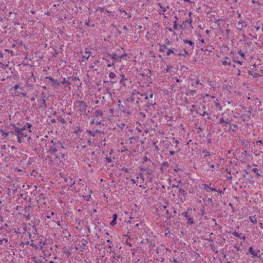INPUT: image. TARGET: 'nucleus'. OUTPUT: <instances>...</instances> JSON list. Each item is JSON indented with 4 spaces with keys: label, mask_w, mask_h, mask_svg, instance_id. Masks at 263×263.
I'll use <instances>...</instances> for the list:
<instances>
[{
    "label": "nucleus",
    "mask_w": 263,
    "mask_h": 263,
    "mask_svg": "<svg viewBox=\"0 0 263 263\" xmlns=\"http://www.w3.org/2000/svg\"><path fill=\"white\" fill-rule=\"evenodd\" d=\"M53 144L48 151L47 159L55 163L56 160H60L64 158L66 153L65 149L62 143L59 141H51Z\"/></svg>",
    "instance_id": "obj_1"
},
{
    "label": "nucleus",
    "mask_w": 263,
    "mask_h": 263,
    "mask_svg": "<svg viewBox=\"0 0 263 263\" xmlns=\"http://www.w3.org/2000/svg\"><path fill=\"white\" fill-rule=\"evenodd\" d=\"M32 125L30 123H26L23 127L19 128L15 127V135L17 136V142L20 143L29 142L31 139L30 133L32 132Z\"/></svg>",
    "instance_id": "obj_2"
},
{
    "label": "nucleus",
    "mask_w": 263,
    "mask_h": 263,
    "mask_svg": "<svg viewBox=\"0 0 263 263\" xmlns=\"http://www.w3.org/2000/svg\"><path fill=\"white\" fill-rule=\"evenodd\" d=\"M10 92L12 96L14 97H20L21 96L25 97L26 94L23 87H21L18 84H16L13 86L10 89Z\"/></svg>",
    "instance_id": "obj_3"
},
{
    "label": "nucleus",
    "mask_w": 263,
    "mask_h": 263,
    "mask_svg": "<svg viewBox=\"0 0 263 263\" xmlns=\"http://www.w3.org/2000/svg\"><path fill=\"white\" fill-rule=\"evenodd\" d=\"M172 54H174L175 55L184 57H185L189 55V53L185 49H184L182 51H179L177 49H176L175 48H172L167 49V51L166 53V55L170 56Z\"/></svg>",
    "instance_id": "obj_4"
},
{
    "label": "nucleus",
    "mask_w": 263,
    "mask_h": 263,
    "mask_svg": "<svg viewBox=\"0 0 263 263\" xmlns=\"http://www.w3.org/2000/svg\"><path fill=\"white\" fill-rule=\"evenodd\" d=\"M120 50H123L124 51V48L123 47H120L117 49L115 52L110 54V58L114 60H117L118 61L120 62V55L118 54V52L119 54H120Z\"/></svg>",
    "instance_id": "obj_5"
},
{
    "label": "nucleus",
    "mask_w": 263,
    "mask_h": 263,
    "mask_svg": "<svg viewBox=\"0 0 263 263\" xmlns=\"http://www.w3.org/2000/svg\"><path fill=\"white\" fill-rule=\"evenodd\" d=\"M131 181L133 182V183H136L137 184L140 183L141 184L143 181V176H142L141 173H138L137 175V177L136 179H132Z\"/></svg>",
    "instance_id": "obj_6"
},
{
    "label": "nucleus",
    "mask_w": 263,
    "mask_h": 263,
    "mask_svg": "<svg viewBox=\"0 0 263 263\" xmlns=\"http://www.w3.org/2000/svg\"><path fill=\"white\" fill-rule=\"evenodd\" d=\"M182 215L187 219L186 223L188 224H192L194 223L193 219L190 217L187 212H183Z\"/></svg>",
    "instance_id": "obj_7"
},
{
    "label": "nucleus",
    "mask_w": 263,
    "mask_h": 263,
    "mask_svg": "<svg viewBox=\"0 0 263 263\" xmlns=\"http://www.w3.org/2000/svg\"><path fill=\"white\" fill-rule=\"evenodd\" d=\"M221 62L222 65L224 66H229L230 67L232 64L231 63V60L229 57H225L222 61Z\"/></svg>",
    "instance_id": "obj_8"
},
{
    "label": "nucleus",
    "mask_w": 263,
    "mask_h": 263,
    "mask_svg": "<svg viewBox=\"0 0 263 263\" xmlns=\"http://www.w3.org/2000/svg\"><path fill=\"white\" fill-rule=\"evenodd\" d=\"M47 79H49L51 83V85L54 87H58L60 85V82L57 80L54 79L51 77H47Z\"/></svg>",
    "instance_id": "obj_9"
},
{
    "label": "nucleus",
    "mask_w": 263,
    "mask_h": 263,
    "mask_svg": "<svg viewBox=\"0 0 263 263\" xmlns=\"http://www.w3.org/2000/svg\"><path fill=\"white\" fill-rule=\"evenodd\" d=\"M8 245V239L7 237L5 235L4 237L2 236L0 237V246L3 245L4 247H6Z\"/></svg>",
    "instance_id": "obj_10"
},
{
    "label": "nucleus",
    "mask_w": 263,
    "mask_h": 263,
    "mask_svg": "<svg viewBox=\"0 0 263 263\" xmlns=\"http://www.w3.org/2000/svg\"><path fill=\"white\" fill-rule=\"evenodd\" d=\"M91 55L90 51H85L82 55V62H84L86 64V61L87 60Z\"/></svg>",
    "instance_id": "obj_11"
},
{
    "label": "nucleus",
    "mask_w": 263,
    "mask_h": 263,
    "mask_svg": "<svg viewBox=\"0 0 263 263\" xmlns=\"http://www.w3.org/2000/svg\"><path fill=\"white\" fill-rule=\"evenodd\" d=\"M248 72L250 75L252 76L255 78L261 76V73H260L259 71H258L257 69H255L254 71L249 70Z\"/></svg>",
    "instance_id": "obj_12"
},
{
    "label": "nucleus",
    "mask_w": 263,
    "mask_h": 263,
    "mask_svg": "<svg viewBox=\"0 0 263 263\" xmlns=\"http://www.w3.org/2000/svg\"><path fill=\"white\" fill-rule=\"evenodd\" d=\"M237 28L238 30H241L243 28H245L247 27V24L244 21L238 22L236 24Z\"/></svg>",
    "instance_id": "obj_13"
},
{
    "label": "nucleus",
    "mask_w": 263,
    "mask_h": 263,
    "mask_svg": "<svg viewBox=\"0 0 263 263\" xmlns=\"http://www.w3.org/2000/svg\"><path fill=\"white\" fill-rule=\"evenodd\" d=\"M9 133L5 132L3 129H0V138L1 139H5L8 137Z\"/></svg>",
    "instance_id": "obj_14"
},
{
    "label": "nucleus",
    "mask_w": 263,
    "mask_h": 263,
    "mask_svg": "<svg viewBox=\"0 0 263 263\" xmlns=\"http://www.w3.org/2000/svg\"><path fill=\"white\" fill-rule=\"evenodd\" d=\"M158 5L159 7L158 11L160 14H164V13L167 11V8H168V7L166 8L165 7L163 6L161 3H158Z\"/></svg>",
    "instance_id": "obj_15"
},
{
    "label": "nucleus",
    "mask_w": 263,
    "mask_h": 263,
    "mask_svg": "<svg viewBox=\"0 0 263 263\" xmlns=\"http://www.w3.org/2000/svg\"><path fill=\"white\" fill-rule=\"evenodd\" d=\"M248 250L249 253L252 255V257L257 256L259 253V250L254 251L252 247H249Z\"/></svg>",
    "instance_id": "obj_16"
},
{
    "label": "nucleus",
    "mask_w": 263,
    "mask_h": 263,
    "mask_svg": "<svg viewBox=\"0 0 263 263\" xmlns=\"http://www.w3.org/2000/svg\"><path fill=\"white\" fill-rule=\"evenodd\" d=\"M232 234H233V236H234L235 237H238L239 238H241L243 240L246 238V237H245V235L243 234H242V233H238L237 232H234L232 233Z\"/></svg>",
    "instance_id": "obj_17"
},
{
    "label": "nucleus",
    "mask_w": 263,
    "mask_h": 263,
    "mask_svg": "<svg viewBox=\"0 0 263 263\" xmlns=\"http://www.w3.org/2000/svg\"><path fill=\"white\" fill-rule=\"evenodd\" d=\"M28 244H29V245H30L31 246H32L33 248H34L35 249L39 248L40 250H42L43 249V247L42 246H41L40 247H39L37 245L34 244L32 240H31L30 241H29L28 242Z\"/></svg>",
    "instance_id": "obj_18"
},
{
    "label": "nucleus",
    "mask_w": 263,
    "mask_h": 263,
    "mask_svg": "<svg viewBox=\"0 0 263 263\" xmlns=\"http://www.w3.org/2000/svg\"><path fill=\"white\" fill-rule=\"evenodd\" d=\"M112 218L113 219L110 222V224L112 226H114L117 224V215L116 214H113Z\"/></svg>",
    "instance_id": "obj_19"
},
{
    "label": "nucleus",
    "mask_w": 263,
    "mask_h": 263,
    "mask_svg": "<svg viewBox=\"0 0 263 263\" xmlns=\"http://www.w3.org/2000/svg\"><path fill=\"white\" fill-rule=\"evenodd\" d=\"M6 72L3 70L0 69V81H4L6 79Z\"/></svg>",
    "instance_id": "obj_20"
},
{
    "label": "nucleus",
    "mask_w": 263,
    "mask_h": 263,
    "mask_svg": "<svg viewBox=\"0 0 263 263\" xmlns=\"http://www.w3.org/2000/svg\"><path fill=\"white\" fill-rule=\"evenodd\" d=\"M249 219H250V221L253 224H255L257 223V218H256V216L255 215H254V216H249Z\"/></svg>",
    "instance_id": "obj_21"
},
{
    "label": "nucleus",
    "mask_w": 263,
    "mask_h": 263,
    "mask_svg": "<svg viewBox=\"0 0 263 263\" xmlns=\"http://www.w3.org/2000/svg\"><path fill=\"white\" fill-rule=\"evenodd\" d=\"M129 59V57L127 56V54L125 53L120 55V62H121V60L123 59L125 61H127Z\"/></svg>",
    "instance_id": "obj_22"
},
{
    "label": "nucleus",
    "mask_w": 263,
    "mask_h": 263,
    "mask_svg": "<svg viewBox=\"0 0 263 263\" xmlns=\"http://www.w3.org/2000/svg\"><path fill=\"white\" fill-rule=\"evenodd\" d=\"M183 41L184 43L188 44L189 45L192 47V49L194 48V43L191 41H189L186 39H183Z\"/></svg>",
    "instance_id": "obj_23"
},
{
    "label": "nucleus",
    "mask_w": 263,
    "mask_h": 263,
    "mask_svg": "<svg viewBox=\"0 0 263 263\" xmlns=\"http://www.w3.org/2000/svg\"><path fill=\"white\" fill-rule=\"evenodd\" d=\"M198 85H202L201 83L199 82V80L197 79H195L194 82H192V86L197 87Z\"/></svg>",
    "instance_id": "obj_24"
},
{
    "label": "nucleus",
    "mask_w": 263,
    "mask_h": 263,
    "mask_svg": "<svg viewBox=\"0 0 263 263\" xmlns=\"http://www.w3.org/2000/svg\"><path fill=\"white\" fill-rule=\"evenodd\" d=\"M173 67L171 65H167L166 68L165 69V72L171 73L173 70Z\"/></svg>",
    "instance_id": "obj_25"
},
{
    "label": "nucleus",
    "mask_w": 263,
    "mask_h": 263,
    "mask_svg": "<svg viewBox=\"0 0 263 263\" xmlns=\"http://www.w3.org/2000/svg\"><path fill=\"white\" fill-rule=\"evenodd\" d=\"M70 77H67V78H64L61 81V84H68L69 85H70V83L69 82V80L70 79Z\"/></svg>",
    "instance_id": "obj_26"
},
{
    "label": "nucleus",
    "mask_w": 263,
    "mask_h": 263,
    "mask_svg": "<svg viewBox=\"0 0 263 263\" xmlns=\"http://www.w3.org/2000/svg\"><path fill=\"white\" fill-rule=\"evenodd\" d=\"M191 15H192V13L189 12V16H190V18L186 21V23L188 24H190V25H191L192 23V20L191 18ZM191 27L192 28H193V27L192 26H191Z\"/></svg>",
    "instance_id": "obj_27"
},
{
    "label": "nucleus",
    "mask_w": 263,
    "mask_h": 263,
    "mask_svg": "<svg viewBox=\"0 0 263 263\" xmlns=\"http://www.w3.org/2000/svg\"><path fill=\"white\" fill-rule=\"evenodd\" d=\"M81 247H83V249L85 248V247L86 246V244L88 243L87 240L85 239H82L81 240Z\"/></svg>",
    "instance_id": "obj_28"
},
{
    "label": "nucleus",
    "mask_w": 263,
    "mask_h": 263,
    "mask_svg": "<svg viewBox=\"0 0 263 263\" xmlns=\"http://www.w3.org/2000/svg\"><path fill=\"white\" fill-rule=\"evenodd\" d=\"M233 61L234 62L238 63L240 65H242V64L243 63L242 60H237L236 59L235 57L233 58Z\"/></svg>",
    "instance_id": "obj_29"
},
{
    "label": "nucleus",
    "mask_w": 263,
    "mask_h": 263,
    "mask_svg": "<svg viewBox=\"0 0 263 263\" xmlns=\"http://www.w3.org/2000/svg\"><path fill=\"white\" fill-rule=\"evenodd\" d=\"M252 171L256 174L257 177L260 176V174H259V170L257 168H253L252 169Z\"/></svg>",
    "instance_id": "obj_30"
},
{
    "label": "nucleus",
    "mask_w": 263,
    "mask_h": 263,
    "mask_svg": "<svg viewBox=\"0 0 263 263\" xmlns=\"http://www.w3.org/2000/svg\"><path fill=\"white\" fill-rule=\"evenodd\" d=\"M79 103L84 109L87 107V105L84 101H80L79 102Z\"/></svg>",
    "instance_id": "obj_31"
},
{
    "label": "nucleus",
    "mask_w": 263,
    "mask_h": 263,
    "mask_svg": "<svg viewBox=\"0 0 263 263\" xmlns=\"http://www.w3.org/2000/svg\"><path fill=\"white\" fill-rule=\"evenodd\" d=\"M116 77V74L114 72H110L109 73V78L111 79H115Z\"/></svg>",
    "instance_id": "obj_32"
},
{
    "label": "nucleus",
    "mask_w": 263,
    "mask_h": 263,
    "mask_svg": "<svg viewBox=\"0 0 263 263\" xmlns=\"http://www.w3.org/2000/svg\"><path fill=\"white\" fill-rule=\"evenodd\" d=\"M83 197L86 201H89L91 199V195L90 194L85 196L83 195Z\"/></svg>",
    "instance_id": "obj_33"
},
{
    "label": "nucleus",
    "mask_w": 263,
    "mask_h": 263,
    "mask_svg": "<svg viewBox=\"0 0 263 263\" xmlns=\"http://www.w3.org/2000/svg\"><path fill=\"white\" fill-rule=\"evenodd\" d=\"M63 233L65 234V237H70V234L69 232V231H67L66 230H65L63 231Z\"/></svg>",
    "instance_id": "obj_34"
},
{
    "label": "nucleus",
    "mask_w": 263,
    "mask_h": 263,
    "mask_svg": "<svg viewBox=\"0 0 263 263\" xmlns=\"http://www.w3.org/2000/svg\"><path fill=\"white\" fill-rule=\"evenodd\" d=\"M203 153H204V155H203L204 158H205L210 155V152H208V151H203Z\"/></svg>",
    "instance_id": "obj_35"
},
{
    "label": "nucleus",
    "mask_w": 263,
    "mask_h": 263,
    "mask_svg": "<svg viewBox=\"0 0 263 263\" xmlns=\"http://www.w3.org/2000/svg\"><path fill=\"white\" fill-rule=\"evenodd\" d=\"M238 53L241 57V60H242V59H244L245 54L241 51H239Z\"/></svg>",
    "instance_id": "obj_36"
},
{
    "label": "nucleus",
    "mask_w": 263,
    "mask_h": 263,
    "mask_svg": "<svg viewBox=\"0 0 263 263\" xmlns=\"http://www.w3.org/2000/svg\"><path fill=\"white\" fill-rule=\"evenodd\" d=\"M220 123H228V122L226 121L223 118H220Z\"/></svg>",
    "instance_id": "obj_37"
},
{
    "label": "nucleus",
    "mask_w": 263,
    "mask_h": 263,
    "mask_svg": "<svg viewBox=\"0 0 263 263\" xmlns=\"http://www.w3.org/2000/svg\"><path fill=\"white\" fill-rule=\"evenodd\" d=\"M204 189L208 191V189H210V187L206 185V184H203Z\"/></svg>",
    "instance_id": "obj_38"
},
{
    "label": "nucleus",
    "mask_w": 263,
    "mask_h": 263,
    "mask_svg": "<svg viewBox=\"0 0 263 263\" xmlns=\"http://www.w3.org/2000/svg\"><path fill=\"white\" fill-rule=\"evenodd\" d=\"M8 146H9V145H8ZM7 146L6 145H3L1 147V149L2 150H5L7 148Z\"/></svg>",
    "instance_id": "obj_39"
},
{
    "label": "nucleus",
    "mask_w": 263,
    "mask_h": 263,
    "mask_svg": "<svg viewBox=\"0 0 263 263\" xmlns=\"http://www.w3.org/2000/svg\"><path fill=\"white\" fill-rule=\"evenodd\" d=\"M207 163H208V164L210 165V167H211V168H214V164H211L210 163V162H209V161H207Z\"/></svg>",
    "instance_id": "obj_40"
},
{
    "label": "nucleus",
    "mask_w": 263,
    "mask_h": 263,
    "mask_svg": "<svg viewBox=\"0 0 263 263\" xmlns=\"http://www.w3.org/2000/svg\"><path fill=\"white\" fill-rule=\"evenodd\" d=\"M42 104L44 105V107L45 108H46V105L45 100L44 99H42Z\"/></svg>",
    "instance_id": "obj_41"
},
{
    "label": "nucleus",
    "mask_w": 263,
    "mask_h": 263,
    "mask_svg": "<svg viewBox=\"0 0 263 263\" xmlns=\"http://www.w3.org/2000/svg\"><path fill=\"white\" fill-rule=\"evenodd\" d=\"M119 11L120 12H121V13H124L125 14H127V13L124 10H122V9H119Z\"/></svg>",
    "instance_id": "obj_42"
},
{
    "label": "nucleus",
    "mask_w": 263,
    "mask_h": 263,
    "mask_svg": "<svg viewBox=\"0 0 263 263\" xmlns=\"http://www.w3.org/2000/svg\"><path fill=\"white\" fill-rule=\"evenodd\" d=\"M115 63H112V64H110V63H108L107 65V66L108 67H110L111 66H112L113 65H114Z\"/></svg>",
    "instance_id": "obj_43"
},
{
    "label": "nucleus",
    "mask_w": 263,
    "mask_h": 263,
    "mask_svg": "<svg viewBox=\"0 0 263 263\" xmlns=\"http://www.w3.org/2000/svg\"><path fill=\"white\" fill-rule=\"evenodd\" d=\"M199 41H200V42L202 44H204L205 43V41H204V40L203 39H200Z\"/></svg>",
    "instance_id": "obj_44"
},
{
    "label": "nucleus",
    "mask_w": 263,
    "mask_h": 263,
    "mask_svg": "<svg viewBox=\"0 0 263 263\" xmlns=\"http://www.w3.org/2000/svg\"><path fill=\"white\" fill-rule=\"evenodd\" d=\"M240 73H241V71H240V70L238 69V70L237 75H238V76H240Z\"/></svg>",
    "instance_id": "obj_45"
},
{
    "label": "nucleus",
    "mask_w": 263,
    "mask_h": 263,
    "mask_svg": "<svg viewBox=\"0 0 263 263\" xmlns=\"http://www.w3.org/2000/svg\"><path fill=\"white\" fill-rule=\"evenodd\" d=\"M210 190H211V191H216V190L215 189L213 188V187H210Z\"/></svg>",
    "instance_id": "obj_46"
},
{
    "label": "nucleus",
    "mask_w": 263,
    "mask_h": 263,
    "mask_svg": "<svg viewBox=\"0 0 263 263\" xmlns=\"http://www.w3.org/2000/svg\"><path fill=\"white\" fill-rule=\"evenodd\" d=\"M170 154H171V155H173L175 154V152L174 151H170Z\"/></svg>",
    "instance_id": "obj_47"
},
{
    "label": "nucleus",
    "mask_w": 263,
    "mask_h": 263,
    "mask_svg": "<svg viewBox=\"0 0 263 263\" xmlns=\"http://www.w3.org/2000/svg\"><path fill=\"white\" fill-rule=\"evenodd\" d=\"M3 57V54L0 52V59Z\"/></svg>",
    "instance_id": "obj_48"
},
{
    "label": "nucleus",
    "mask_w": 263,
    "mask_h": 263,
    "mask_svg": "<svg viewBox=\"0 0 263 263\" xmlns=\"http://www.w3.org/2000/svg\"><path fill=\"white\" fill-rule=\"evenodd\" d=\"M153 93H151V95H149V98H153Z\"/></svg>",
    "instance_id": "obj_49"
},
{
    "label": "nucleus",
    "mask_w": 263,
    "mask_h": 263,
    "mask_svg": "<svg viewBox=\"0 0 263 263\" xmlns=\"http://www.w3.org/2000/svg\"><path fill=\"white\" fill-rule=\"evenodd\" d=\"M259 72H260V73H261V76L263 75V69H261Z\"/></svg>",
    "instance_id": "obj_50"
},
{
    "label": "nucleus",
    "mask_w": 263,
    "mask_h": 263,
    "mask_svg": "<svg viewBox=\"0 0 263 263\" xmlns=\"http://www.w3.org/2000/svg\"><path fill=\"white\" fill-rule=\"evenodd\" d=\"M74 79L75 81H77V80L79 81L80 80L78 77H75V78H74Z\"/></svg>",
    "instance_id": "obj_51"
},
{
    "label": "nucleus",
    "mask_w": 263,
    "mask_h": 263,
    "mask_svg": "<svg viewBox=\"0 0 263 263\" xmlns=\"http://www.w3.org/2000/svg\"><path fill=\"white\" fill-rule=\"evenodd\" d=\"M127 16V17L128 18H130L131 17V15L127 13V14H126Z\"/></svg>",
    "instance_id": "obj_52"
},
{
    "label": "nucleus",
    "mask_w": 263,
    "mask_h": 263,
    "mask_svg": "<svg viewBox=\"0 0 263 263\" xmlns=\"http://www.w3.org/2000/svg\"><path fill=\"white\" fill-rule=\"evenodd\" d=\"M260 228H261V229H263V226H262V223H260Z\"/></svg>",
    "instance_id": "obj_53"
},
{
    "label": "nucleus",
    "mask_w": 263,
    "mask_h": 263,
    "mask_svg": "<svg viewBox=\"0 0 263 263\" xmlns=\"http://www.w3.org/2000/svg\"><path fill=\"white\" fill-rule=\"evenodd\" d=\"M49 263H58L57 262H55V261H49Z\"/></svg>",
    "instance_id": "obj_54"
},
{
    "label": "nucleus",
    "mask_w": 263,
    "mask_h": 263,
    "mask_svg": "<svg viewBox=\"0 0 263 263\" xmlns=\"http://www.w3.org/2000/svg\"><path fill=\"white\" fill-rule=\"evenodd\" d=\"M175 143H176V144H178V143H179V141H178V140H175Z\"/></svg>",
    "instance_id": "obj_55"
},
{
    "label": "nucleus",
    "mask_w": 263,
    "mask_h": 263,
    "mask_svg": "<svg viewBox=\"0 0 263 263\" xmlns=\"http://www.w3.org/2000/svg\"><path fill=\"white\" fill-rule=\"evenodd\" d=\"M205 33L208 34L209 33V31L208 30H206Z\"/></svg>",
    "instance_id": "obj_56"
},
{
    "label": "nucleus",
    "mask_w": 263,
    "mask_h": 263,
    "mask_svg": "<svg viewBox=\"0 0 263 263\" xmlns=\"http://www.w3.org/2000/svg\"><path fill=\"white\" fill-rule=\"evenodd\" d=\"M215 104L217 106H219L220 105V104L219 103H216L215 102Z\"/></svg>",
    "instance_id": "obj_57"
},
{
    "label": "nucleus",
    "mask_w": 263,
    "mask_h": 263,
    "mask_svg": "<svg viewBox=\"0 0 263 263\" xmlns=\"http://www.w3.org/2000/svg\"><path fill=\"white\" fill-rule=\"evenodd\" d=\"M6 51L10 52L11 53L13 52V51H10V50H6Z\"/></svg>",
    "instance_id": "obj_58"
},
{
    "label": "nucleus",
    "mask_w": 263,
    "mask_h": 263,
    "mask_svg": "<svg viewBox=\"0 0 263 263\" xmlns=\"http://www.w3.org/2000/svg\"><path fill=\"white\" fill-rule=\"evenodd\" d=\"M257 143H262V141L261 140H258Z\"/></svg>",
    "instance_id": "obj_59"
},
{
    "label": "nucleus",
    "mask_w": 263,
    "mask_h": 263,
    "mask_svg": "<svg viewBox=\"0 0 263 263\" xmlns=\"http://www.w3.org/2000/svg\"><path fill=\"white\" fill-rule=\"evenodd\" d=\"M57 224H58V225H59V226H60V225H61V224H60V221H58V222H57Z\"/></svg>",
    "instance_id": "obj_60"
},
{
    "label": "nucleus",
    "mask_w": 263,
    "mask_h": 263,
    "mask_svg": "<svg viewBox=\"0 0 263 263\" xmlns=\"http://www.w3.org/2000/svg\"><path fill=\"white\" fill-rule=\"evenodd\" d=\"M216 191H217V192L219 193H221V191H217L216 190Z\"/></svg>",
    "instance_id": "obj_61"
},
{
    "label": "nucleus",
    "mask_w": 263,
    "mask_h": 263,
    "mask_svg": "<svg viewBox=\"0 0 263 263\" xmlns=\"http://www.w3.org/2000/svg\"><path fill=\"white\" fill-rule=\"evenodd\" d=\"M15 147L14 146H11V148L13 149H14Z\"/></svg>",
    "instance_id": "obj_62"
},
{
    "label": "nucleus",
    "mask_w": 263,
    "mask_h": 263,
    "mask_svg": "<svg viewBox=\"0 0 263 263\" xmlns=\"http://www.w3.org/2000/svg\"><path fill=\"white\" fill-rule=\"evenodd\" d=\"M34 100H35V99H34V98H31V101H34Z\"/></svg>",
    "instance_id": "obj_63"
},
{
    "label": "nucleus",
    "mask_w": 263,
    "mask_h": 263,
    "mask_svg": "<svg viewBox=\"0 0 263 263\" xmlns=\"http://www.w3.org/2000/svg\"><path fill=\"white\" fill-rule=\"evenodd\" d=\"M259 29V28L258 27H256V30H258Z\"/></svg>",
    "instance_id": "obj_64"
}]
</instances>
